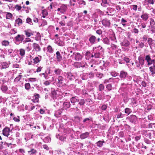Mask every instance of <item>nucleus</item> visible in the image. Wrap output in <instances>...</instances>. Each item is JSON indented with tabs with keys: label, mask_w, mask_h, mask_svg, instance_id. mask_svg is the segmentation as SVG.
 <instances>
[{
	"label": "nucleus",
	"mask_w": 155,
	"mask_h": 155,
	"mask_svg": "<svg viewBox=\"0 0 155 155\" xmlns=\"http://www.w3.org/2000/svg\"><path fill=\"white\" fill-rule=\"evenodd\" d=\"M67 9V5L62 4L60 8L57 9V11L59 12L61 14H64L66 12Z\"/></svg>",
	"instance_id": "1"
},
{
	"label": "nucleus",
	"mask_w": 155,
	"mask_h": 155,
	"mask_svg": "<svg viewBox=\"0 0 155 155\" xmlns=\"http://www.w3.org/2000/svg\"><path fill=\"white\" fill-rule=\"evenodd\" d=\"M24 36L23 35H18L15 37V39L16 42H18L19 43H21L23 41L24 39Z\"/></svg>",
	"instance_id": "2"
},
{
	"label": "nucleus",
	"mask_w": 155,
	"mask_h": 155,
	"mask_svg": "<svg viewBox=\"0 0 155 155\" xmlns=\"http://www.w3.org/2000/svg\"><path fill=\"white\" fill-rule=\"evenodd\" d=\"M32 47L33 49L36 52L40 51L41 49L39 44L36 43H33L32 44Z\"/></svg>",
	"instance_id": "3"
},
{
	"label": "nucleus",
	"mask_w": 155,
	"mask_h": 155,
	"mask_svg": "<svg viewBox=\"0 0 155 155\" xmlns=\"http://www.w3.org/2000/svg\"><path fill=\"white\" fill-rule=\"evenodd\" d=\"M73 56H74L76 61H79L81 60L82 58V55L78 52H74L73 54Z\"/></svg>",
	"instance_id": "4"
},
{
	"label": "nucleus",
	"mask_w": 155,
	"mask_h": 155,
	"mask_svg": "<svg viewBox=\"0 0 155 155\" xmlns=\"http://www.w3.org/2000/svg\"><path fill=\"white\" fill-rule=\"evenodd\" d=\"M145 60L147 62V64L148 65H151L152 64V62L153 61H154L155 60L154 59L152 60L149 55H147L145 56Z\"/></svg>",
	"instance_id": "5"
},
{
	"label": "nucleus",
	"mask_w": 155,
	"mask_h": 155,
	"mask_svg": "<svg viewBox=\"0 0 155 155\" xmlns=\"http://www.w3.org/2000/svg\"><path fill=\"white\" fill-rule=\"evenodd\" d=\"M66 76L68 79L71 81L74 80L75 79L74 76L70 72L67 73Z\"/></svg>",
	"instance_id": "6"
},
{
	"label": "nucleus",
	"mask_w": 155,
	"mask_h": 155,
	"mask_svg": "<svg viewBox=\"0 0 155 155\" xmlns=\"http://www.w3.org/2000/svg\"><path fill=\"white\" fill-rule=\"evenodd\" d=\"M10 130L8 127L5 128L2 130V134L5 136L8 137L9 135Z\"/></svg>",
	"instance_id": "7"
},
{
	"label": "nucleus",
	"mask_w": 155,
	"mask_h": 155,
	"mask_svg": "<svg viewBox=\"0 0 155 155\" xmlns=\"http://www.w3.org/2000/svg\"><path fill=\"white\" fill-rule=\"evenodd\" d=\"M102 24L106 27L109 26L110 25V22L109 20L107 19H104L102 21Z\"/></svg>",
	"instance_id": "8"
},
{
	"label": "nucleus",
	"mask_w": 155,
	"mask_h": 155,
	"mask_svg": "<svg viewBox=\"0 0 155 155\" xmlns=\"http://www.w3.org/2000/svg\"><path fill=\"white\" fill-rule=\"evenodd\" d=\"M42 57L40 55H38V57H36L33 59V63L35 64H36L39 63L41 60Z\"/></svg>",
	"instance_id": "9"
},
{
	"label": "nucleus",
	"mask_w": 155,
	"mask_h": 155,
	"mask_svg": "<svg viewBox=\"0 0 155 155\" xmlns=\"http://www.w3.org/2000/svg\"><path fill=\"white\" fill-rule=\"evenodd\" d=\"M39 97L38 94H35L32 99L33 102L34 103L38 102L39 101Z\"/></svg>",
	"instance_id": "10"
},
{
	"label": "nucleus",
	"mask_w": 155,
	"mask_h": 155,
	"mask_svg": "<svg viewBox=\"0 0 155 155\" xmlns=\"http://www.w3.org/2000/svg\"><path fill=\"white\" fill-rule=\"evenodd\" d=\"M56 60L58 61H60L62 60V57L59 51H57L56 53Z\"/></svg>",
	"instance_id": "11"
},
{
	"label": "nucleus",
	"mask_w": 155,
	"mask_h": 155,
	"mask_svg": "<svg viewBox=\"0 0 155 155\" xmlns=\"http://www.w3.org/2000/svg\"><path fill=\"white\" fill-rule=\"evenodd\" d=\"M137 120V117L135 115H131L130 116V121L133 123H135Z\"/></svg>",
	"instance_id": "12"
},
{
	"label": "nucleus",
	"mask_w": 155,
	"mask_h": 155,
	"mask_svg": "<svg viewBox=\"0 0 155 155\" xmlns=\"http://www.w3.org/2000/svg\"><path fill=\"white\" fill-rule=\"evenodd\" d=\"M141 17L143 20L146 21L148 19L149 14L146 13H143Z\"/></svg>",
	"instance_id": "13"
},
{
	"label": "nucleus",
	"mask_w": 155,
	"mask_h": 155,
	"mask_svg": "<svg viewBox=\"0 0 155 155\" xmlns=\"http://www.w3.org/2000/svg\"><path fill=\"white\" fill-rule=\"evenodd\" d=\"M96 37L94 35H92L89 38V40L91 44H94L96 39Z\"/></svg>",
	"instance_id": "14"
},
{
	"label": "nucleus",
	"mask_w": 155,
	"mask_h": 155,
	"mask_svg": "<svg viewBox=\"0 0 155 155\" xmlns=\"http://www.w3.org/2000/svg\"><path fill=\"white\" fill-rule=\"evenodd\" d=\"M89 135V133L87 132L81 134L80 136V138L83 139L87 138Z\"/></svg>",
	"instance_id": "15"
},
{
	"label": "nucleus",
	"mask_w": 155,
	"mask_h": 155,
	"mask_svg": "<svg viewBox=\"0 0 155 155\" xmlns=\"http://www.w3.org/2000/svg\"><path fill=\"white\" fill-rule=\"evenodd\" d=\"M55 75H59L61 74L62 72V70L59 68H56L54 70Z\"/></svg>",
	"instance_id": "16"
},
{
	"label": "nucleus",
	"mask_w": 155,
	"mask_h": 155,
	"mask_svg": "<svg viewBox=\"0 0 155 155\" xmlns=\"http://www.w3.org/2000/svg\"><path fill=\"white\" fill-rule=\"evenodd\" d=\"M70 104L69 102H65L63 103V108L65 109H67L70 107Z\"/></svg>",
	"instance_id": "17"
},
{
	"label": "nucleus",
	"mask_w": 155,
	"mask_h": 155,
	"mask_svg": "<svg viewBox=\"0 0 155 155\" xmlns=\"http://www.w3.org/2000/svg\"><path fill=\"white\" fill-rule=\"evenodd\" d=\"M78 102V104L80 106H83L85 104V100L84 99H79Z\"/></svg>",
	"instance_id": "18"
},
{
	"label": "nucleus",
	"mask_w": 155,
	"mask_h": 155,
	"mask_svg": "<svg viewBox=\"0 0 155 155\" xmlns=\"http://www.w3.org/2000/svg\"><path fill=\"white\" fill-rule=\"evenodd\" d=\"M78 97H75L71 98L70 99V101L71 103H74L76 102H78Z\"/></svg>",
	"instance_id": "19"
},
{
	"label": "nucleus",
	"mask_w": 155,
	"mask_h": 155,
	"mask_svg": "<svg viewBox=\"0 0 155 155\" xmlns=\"http://www.w3.org/2000/svg\"><path fill=\"white\" fill-rule=\"evenodd\" d=\"M24 32L26 36L28 37H30L33 35V33L30 32L29 30H26Z\"/></svg>",
	"instance_id": "20"
},
{
	"label": "nucleus",
	"mask_w": 155,
	"mask_h": 155,
	"mask_svg": "<svg viewBox=\"0 0 155 155\" xmlns=\"http://www.w3.org/2000/svg\"><path fill=\"white\" fill-rule=\"evenodd\" d=\"M9 64L6 62H3L2 64V68L4 69L8 68L9 66Z\"/></svg>",
	"instance_id": "21"
},
{
	"label": "nucleus",
	"mask_w": 155,
	"mask_h": 155,
	"mask_svg": "<svg viewBox=\"0 0 155 155\" xmlns=\"http://www.w3.org/2000/svg\"><path fill=\"white\" fill-rule=\"evenodd\" d=\"M144 3L145 5H153L154 4V1L153 0H145Z\"/></svg>",
	"instance_id": "22"
},
{
	"label": "nucleus",
	"mask_w": 155,
	"mask_h": 155,
	"mask_svg": "<svg viewBox=\"0 0 155 155\" xmlns=\"http://www.w3.org/2000/svg\"><path fill=\"white\" fill-rule=\"evenodd\" d=\"M127 75V72L123 71H121L120 73V77L121 78H125Z\"/></svg>",
	"instance_id": "23"
},
{
	"label": "nucleus",
	"mask_w": 155,
	"mask_h": 155,
	"mask_svg": "<svg viewBox=\"0 0 155 155\" xmlns=\"http://www.w3.org/2000/svg\"><path fill=\"white\" fill-rule=\"evenodd\" d=\"M28 153L29 154L32 155L36 153L37 151L34 149H31L30 151H28Z\"/></svg>",
	"instance_id": "24"
},
{
	"label": "nucleus",
	"mask_w": 155,
	"mask_h": 155,
	"mask_svg": "<svg viewBox=\"0 0 155 155\" xmlns=\"http://www.w3.org/2000/svg\"><path fill=\"white\" fill-rule=\"evenodd\" d=\"M19 54L22 57H24L25 54V50L22 48L20 49L19 50Z\"/></svg>",
	"instance_id": "25"
},
{
	"label": "nucleus",
	"mask_w": 155,
	"mask_h": 155,
	"mask_svg": "<svg viewBox=\"0 0 155 155\" xmlns=\"http://www.w3.org/2000/svg\"><path fill=\"white\" fill-rule=\"evenodd\" d=\"M47 50L48 52L51 54L53 53L54 51V49L50 45H48V46L47 48Z\"/></svg>",
	"instance_id": "26"
},
{
	"label": "nucleus",
	"mask_w": 155,
	"mask_h": 155,
	"mask_svg": "<svg viewBox=\"0 0 155 155\" xmlns=\"http://www.w3.org/2000/svg\"><path fill=\"white\" fill-rule=\"evenodd\" d=\"M26 48L27 51H30L32 49L31 43H28L26 47Z\"/></svg>",
	"instance_id": "27"
},
{
	"label": "nucleus",
	"mask_w": 155,
	"mask_h": 155,
	"mask_svg": "<svg viewBox=\"0 0 155 155\" xmlns=\"http://www.w3.org/2000/svg\"><path fill=\"white\" fill-rule=\"evenodd\" d=\"M6 13H7L6 14V18L7 19H11L12 17V14L9 12H6Z\"/></svg>",
	"instance_id": "28"
},
{
	"label": "nucleus",
	"mask_w": 155,
	"mask_h": 155,
	"mask_svg": "<svg viewBox=\"0 0 155 155\" xmlns=\"http://www.w3.org/2000/svg\"><path fill=\"white\" fill-rule=\"evenodd\" d=\"M138 60L140 64L142 66H143L144 64V60L143 58L142 57H139L138 58Z\"/></svg>",
	"instance_id": "29"
},
{
	"label": "nucleus",
	"mask_w": 155,
	"mask_h": 155,
	"mask_svg": "<svg viewBox=\"0 0 155 155\" xmlns=\"http://www.w3.org/2000/svg\"><path fill=\"white\" fill-rule=\"evenodd\" d=\"M1 89L3 92H5L8 90V87L6 86L2 85L1 87Z\"/></svg>",
	"instance_id": "30"
},
{
	"label": "nucleus",
	"mask_w": 155,
	"mask_h": 155,
	"mask_svg": "<svg viewBox=\"0 0 155 155\" xmlns=\"http://www.w3.org/2000/svg\"><path fill=\"white\" fill-rule=\"evenodd\" d=\"M130 44V43L129 41L127 40L124 41L122 43L123 46L127 47Z\"/></svg>",
	"instance_id": "31"
},
{
	"label": "nucleus",
	"mask_w": 155,
	"mask_h": 155,
	"mask_svg": "<svg viewBox=\"0 0 155 155\" xmlns=\"http://www.w3.org/2000/svg\"><path fill=\"white\" fill-rule=\"evenodd\" d=\"M2 44L3 46H6L9 45V42L8 41L4 40L2 42Z\"/></svg>",
	"instance_id": "32"
},
{
	"label": "nucleus",
	"mask_w": 155,
	"mask_h": 155,
	"mask_svg": "<svg viewBox=\"0 0 155 155\" xmlns=\"http://www.w3.org/2000/svg\"><path fill=\"white\" fill-rule=\"evenodd\" d=\"M104 143V141H99L96 143L97 145V146L101 147L103 143Z\"/></svg>",
	"instance_id": "33"
},
{
	"label": "nucleus",
	"mask_w": 155,
	"mask_h": 155,
	"mask_svg": "<svg viewBox=\"0 0 155 155\" xmlns=\"http://www.w3.org/2000/svg\"><path fill=\"white\" fill-rule=\"evenodd\" d=\"M131 112L130 109L128 108H126L125 110V113L127 114V115H129Z\"/></svg>",
	"instance_id": "34"
},
{
	"label": "nucleus",
	"mask_w": 155,
	"mask_h": 155,
	"mask_svg": "<svg viewBox=\"0 0 155 155\" xmlns=\"http://www.w3.org/2000/svg\"><path fill=\"white\" fill-rule=\"evenodd\" d=\"M16 23L19 25H21L22 24V20L20 18H18L16 20Z\"/></svg>",
	"instance_id": "35"
},
{
	"label": "nucleus",
	"mask_w": 155,
	"mask_h": 155,
	"mask_svg": "<svg viewBox=\"0 0 155 155\" xmlns=\"http://www.w3.org/2000/svg\"><path fill=\"white\" fill-rule=\"evenodd\" d=\"M98 87L99 91H101L104 90V86L103 84H101L99 85Z\"/></svg>",
	"instance_id": "36"
},
{
	"label": "nucleus",
	"mask_w": 155,
	"mask_h": 155,
	"mask_svg": "<svg viewBox=\"0 0 155 155\" xmlns=\"http://www.w3.org/2000/svg\"><path fill=\"white\" fill-rule=\"evenodd\" d=\"M31 39L29 38H27L25 39V40L23 41V44L24 45L26 44L27 42H31Z\"/></svg>",
	"instance_id": "37"
},
{
	"label": "nucleus",
	"mask_w": 155,
	"mask_h": 155,
	"mask_svg": "<svg viewBox=\"0 0 155 155\" xmlns=\"http://www.w3.org/2000/svg\"><path fill=\"white\" fill-rule=\"evenodd\" d=\"M150 71L152 72L151 74L153 75L155 74V68H153V67H150L149 68Z\"/></svg>",
	"instance_id": "38"
},
{
	"label": "nucleus",
	"mask_w": 155,
	"mask_h": 155,
	"mask_svg": "<svg viewBox=\"0 0 155 155\" xmlns=\"http://www.w3.org/2000/svg\"><path fill=\"white\" fill-rule=\"evenodd\" d=\"M88 78V74L87 73L83 74L82 77V79L84 80H87Z\"/></svg>",
	"instance_id": "39"
},
{
	"label": "nucleus",
	"mask_w": 155,
	"mask_h": 155,
	"mask_svg": "<svg viewBox=\"0 0 155 155\" xmlns=\"http://www.w3.org/2000/svg\"><path fill=\"white\" fill-rule=\"evenodd\" d=\"M150 24L151 26H153L155 25V21L152 18L150 19Z\"/></svg>",
	"instance_id": "40"
},
{
	"label": "nucleus",
	"mask_w": 155,
	"mask_h": 155,
	"mask_svg": "<svg viewBox=\"0 0 155 155\" xmlns=\"http://www.w3.org/2000/svg\"><path fill=\"white\" fill-rule=\"evenodd\" d=\"M25 89L27 90H29L30 87V85L29 83H26L25 85Z\"/></svg>",
	"instance_id": "41"
},
{
	"label": "nucleus",
	"mask_w": 155,
	"mask_h": 155,
	"mask_svg": "<svg viewBox=\"0 0 155 155\" xmlns=\"http://www.w3.org/2000/svg\"><path fill=\"white\" fill-rule=\"evenodd\" d=\"M76 3V0H70V4L71 6H74Z\"/></svg>",
	"instance_id": "42"
},
{
	"label": "nucleus",
	"mask_w": 155,
	"mask_h": 155,
	"mask_svg": "<svg viewBox=\"0 0 155 155\" xmlns=\"http://www.w3.org/2000/svg\"><path fill=\"white\" fill-rule=\"evenodd\" d=\"M104 42V43L107 44H109V40L108 38H104L103 39Z\"/></svg>",
	"instance_id": "43"
},
{
	"label": "nucleus",
	"mask_w": 155,
	"mask_h": 155,
	"mask_svg": "<svg viewBox=\"0 0 155 155\" xmlns=\"http://www.w3.org/2000/svg\"><path fill=\"white\" fill-rule=\"evenodd\" d=\"M21 7L19 6L18 5H16L15 7V9L18 11L20 10L21 9Z\"/></svg>",
	"instance_id": "44"
},
{
	"label": "nucleus",
	"mask_w": 155,
	"mask_h": 155,
	"mask_svg": "<svg viewBox=\"0 0 155 155\" xmlns=\"http://www.w3.org/2000/svg\"><path fill=\"white\" fill-rule=\"evenodd\" d=\"M26 22L30 25H33V23L31 21V20L30 18H27Z\"/></svg>",
	"instance_id": "45"
},
{
	"label": "nucleus",
	"mask_w": 155,
	"mask_h": 155,
	"mask_svg": "<svg viewBox=\"0 0 155 155\" xmlns=\"http://www.w3.org/2000/svg\"><path fill=\"white\" fill-rule=\"evenodd\" d=\"M51 96L53 98L55 97L56 95V92L55 91H51Z\"/></svg>",
	"instance_id": "46"
},
{
	"label": "nucleus",
	"mask_w": 155,
	"mask_h": 155,
	"mask_svg": "<svg viewBox=\"0 0 155 155\" xmlns=\"http://www.w3.org/2000/svg\"><path fill=\"white\" fill-rule=\"evenodd\" d=\"M61 112L60 110H58L57 111L55 114L54 115L57 117H58V115L61 114Z\"/></svg>",
	"instance_id": "47"
},
{
	"label": "nucleus",
	"mask_w": 155,
	"mask_h": 155,
	"mask_svg": "<svg viewBox=\"0 0 155 155\" xmlns=\"http://www.w3.org/2000/svg\"><path fill=\"white\" fill-rule=\"evenodd\" d=\"M8 52L9 53V54L11 57H13L14 55L12 54V52H14L13 50L12 49H9L8 51Z\"/></svg>",
	"instance_id": "48"
},
{
	"label": "nucleus",
	"mask_w": 155,
	"mask_h": 155,
	"mask_svg": "<svg viewBox=\"0 0 155 155\" xmlns=\"http://www.w3.org/2000/svg\"><path fill=\"white\" fill-rule=\"evenodd\" d=\"M63 80V78L61 76H59L58 77V80L59 83L62 84V83Z\"/></svg>",
	"instance_id": "49"
},
{
	"label": "nucleus",
	"mask_w": 155,
	"mask_h": 155,
	"mask_svg": "<svg viewBox=\"0 0 155 155\" xmlns=\"http://www.w3.org/2000/svg\"><path fill=\"white\" fill-rule=\"evenodd\" d=\"M106 88L109 91H111L112 89V85L110 84H108L106 86Z\"/></svg>",
	"instance_id": "50"
},
{
	"label": "nucleus",
	"mask_w": 155,
	"mask_h": 155,
	"mask_svg": "<svg viewBox=\"0 0 155 155\" xmlns=\"http://www.w3.org/2000/svg\"><path fill=\"white\" fill-rule=\"evenodd\" d=\"M132 9L133 10L135 11H136L137 10L138 6L137 5H131Z\"/></svg>",
	"instance_id": "51"
},
{
	"label": "nucleus",
	"mask_w": 155,
	"mask_h": 155,
	"mask_svg": "<svg viewBox=\"0 0 155 155\" xmlns=\"http://www.w3.org/2000/svg\"><path fill=\"white\" fill-rule=\"evenodd\" d=\"M117 116L116 117L117 118H123V115L122 114V113L121 112H120L116 115Z\"/></svg>",
	"instance_id": "52"
},
{
	"label": "nucleus",
	"mask_w": 155,
	"mask_h": 155,
	"mask_svg": "<svg viewBox=\"0 0 155 155\" xmlns=\"http://www.w3.org/2000/svg\"><path fill=\"white\" fill-rule=\"evenodd\" d=\"M21 75H19L18 77H17L14 80V81L15 82H18L20 81L21 77Z\"/></svg>",
	"instance_id": "53"
},
{
	"label": "nucleus",
	"mask_w": 155,
	"mask_h": 155,
	"mask_svg": "<svg viewBox=\"0 0 155 155\" xmlns=\"http://www.w3.org/2000/svg\"><path fill=\"white\" fill-rule=\"evenodd\" d=\"M51 83V82L49 81H45L44 83V84L45 86H48Z\"/></svg>",
	"instance_id": "54"
},
{
	"label": "nucleus",
	"mask_w": 155,
	"mask_h": 155,
	"mask_svg": "<svg viewBox=\"0 0 155 155\" xmlns=\"http://www.w3.org/2000/svg\"><path fill=\"white\" fill-rule=\"evenodd\" d=\"M96 76L99 78H101L103 76V74L101 73H98L96 74Z\"/></svg>",
	"instance_id": "55"
},
{
	"label": "nucleus",
	"mask_w": 155,
	"mask_h": 155,
	"mask_svg": "<svg viewBox=\"0 0 155 155\" xmlns=\"http://www.w3.org/2000/svg\"><path fill=\"white\" fill-rule=\"evenodd\" d=\"M10 33L11 34H15L17 33V31L15 29H12L10 31Z\"/></svg>",
	"instance_id": "56"
},
{
	"label": "nucleus",
	"mask_w": 155,
	"mask_h": 155,
	"mask_svg": "<svg viewBox=\"0 0 155 155\" xmlns=\"http://www.w3.org/2000/svg\"><path fill=\"white\" fill-rule=\"evenodd\" d=\"M37 37H36L35 38V39L36 40L38 41V40L39 39H40L41 38L40 34L39 33H38L37 34Z\"/></svg>",
	"instance_id": "57"
},
{
	"label": "nucleus",
	"mask_w": 155,
	"mask_h": 155,
	"mask_svg": "<svg viewBox=\"0 0 155 155\" xmlns=\"http://www.w3.org/2000/svg\"><path fill=\"white\" fill-rule=\"evenodd\" d=\"M153 40L151 38H148L147 42L149 45H151L152 43Z\"/></svg>",
	"instance_id": "58"
},
{
	"label": "nucleus",
	"mask_w": 155,
	"mask_h": 155,
	"mask_svg": "<svg viewBox=\"0 0 155 155\" xmlns=\"http://www.w3.org/2000/svg\"><path fill=\"white\" fill-rule=\"evenodd\" d=\"M88 77L89 78H92L94 77V75L93 73L91 72L89 74H88Z\"/></svg>",
	"instance_id": "59"
},
{
	"label": "nucleus",
	"mask_w": 155,
	"mask_h": 155,
	"mask_svg": "<svg viewBox=\"0 0 155 155\" xmlns=\"http://www.w3.org/2000/svg\"><path fill=\"white\" fill-rule=\"evenodd\" d=\"M36 78H30L28 79V81L30 82H34L36 81Z\"/></svg>",
	"instance_id": "60"
},
{
	"label": "nucleus",
	"mask_w": 155,
	"mask_h": 155,
	"mask_svg": "<svg viewBox=\"0 0 155 155\" xmlns=\"http://www.w3.org/2000/svg\"><path fill=\"white\" fill-rule=\"evenodd\" d=\"M97 34L99 35H101L102 34V31L101 29L97 30L96 31Z\"/></svg>",
	"instance_id": "61"
},
{
	"label": "nucleus",
	"mask_w": 155,
	"mask_h": 155,
	"mask_svg": "<svg viewBox=\"0 0 155 155\" xmlns=\"http://www.w3.org/2000/svg\"><path fill=\"white\" fill-rule=\"evenodd\" d=\"M44 77L45 79H48L49 78V75L47 74V71H45V74Z\"/></svg>",
	"instance_id": "62"
},
{
	"label": "nucleus",
	"mask_w": 155,
	"mask_h": 155,
	"mask_svg": "<svg viewBox=\"0 0 155 155\" xmlns=\"http://www.w3.org/2000/svg\"><path fill=\"white\" fill-rule=\"evenodd\" d=\"M26 11V13H28L30 11L31 9L30 8H25V10Z\"/></svg>",
	"instance_id": "63"
},
{
	"label": "nucleus",
	"mask_w": 155,
	"mask_h": 155,
	"mask_svg": "<svg viewBox=\"0 0 155 155\" xmlns=\"http://www.w3.org/2000/svg\"><path fill=\"white\" fill-rule=\"evenodd\" d=\"M42 68V67L41 66L38 67L36 70V72H38L41 71Z\"/></svg>",
	"instance_id": "64"
}]
</instances>
